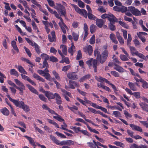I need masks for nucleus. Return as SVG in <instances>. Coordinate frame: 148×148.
<instances>
[{"mask_svg":"<svg viewBox=\"0 0 148 148\" xmlns=\"http://www.w3.org/2000/svg\"><path fill=\"white\" fill-rule=\"evenodd\" d=\"M96 26L94 24H92L90 27V31L91 34L94 33L96 30Z\"/></svg>","mask_w":148,"mask_h":148,"instance_id":"nucleus-38","label":"nucleus"},{"mask_svg":"<svg viewBox=\"0 0 148 148\" xmlns=\"http://www.w3.org/2000/svg\"><path fill=\"white\" fill-rule=\"evenodd\" d=\"M15 67L17 68L18 71L22 74H27V72L25 71V70L24 69L23 67L21 65H15Z\"/></svg>","mask_w":148,"mask_h":148,"instance_id":"nucleus-20","label":"nucleus"},{"mask_svg":"<svg viewBox=\"0 0 148 148\" xmlns=\"http://www.w3.org/2000/svg\"><path fill=\"white\" fill-rule=\"evenodd\" d=\"M87 16L90 20H95L97 19V17L92 14V12L88 13Z\"/></svg>","mask_w":148,"mask_h":148,"instance_id":"nucleus-34","label":"nucleus"},{"mask_svg":"<svg viewBox=\"0 0 148 148\" xmlns=\"http://www.w3.org/2000/svg\"><path fill=\"white\" fill-rule=\"evenodd\" d=\"M11 100V102H13L16 107L22 108L26 112H28L30 110L29 106L25 104L23 101H20L19 99L15 100L13 99H12Z\"/></svg>","mask_w":148,"mask_h":148,"instance_id":"nucleus-3","label":"nucleus"},{"mask_svg":"<svg viewBox=\"0 0 148 148\" xmlns=\"http://www.w3.org/2000/svg\"><path fill=\"white\" fill-rule=\"evenodd\" d=\"M110 38L112 41L115 44H117L118 42L116 39L115 35L113 33L111 34L110 35Z\"/></svg>","mask_w":148,"mask_h":148,"instance_id":"nucleus-28","label":"nucleus"},{"mask_svg":"<svg viewBox=\"0 0 148 148\" xmlns=\"http://www.w3.org/2000/svg\"><path fill=\"white\" fill-rule=\"evenodd\" d=\"M82 57V54L81 51L80 50H79L77 52V54L76 57V60H79L81 59Z\"/></svg>","mask_w":148,"mask_h":148,"instance_id":"nucleus-54","label":"nucleus"},{"mask_svg":"<svg viewBox=\"0 0 148 148\" xmlns=\"http://www.w3.org/2000/svg\"><path fill=\"white\" fill-rule=\"evenodd\" d=\"M21 75L23 79L24 80L27 81L32 85L34 86H36V83L33 81L29 77L22 74H21Z\"/></svg>","mask_w":148,"mask_h":148,"instance_id":"nucleus-11","label":"nucleus"},{"mask_svg":"<svg viewBox=\"0 0 148 148\" xmlns=\"http://www.w3.org/2000/svg\"><path fill=\"white\" fill-rule=\"evenodd\" d=\"M134 54L138 56L141 58L143 59L144 60L145 59V56L142 54L139 53L138 51H136L135 52Z\"/></svg>","mask_w":148,"mask_h":148,"instance_id":"nucleus-40","label":"nucleus"},{"mask_svg":"<svg viewBox=\"0 0 148 148\" xmlns=\"http://www.w3.org/2000/svg\"><path fill=\"white\" fill-rule=\"evenodd\" d=\"M48 38L49 41L51 42H55L56 41V37H51L49 34L48 36Z\"/></svg>","mask_w":148,"mask_h":148,"instance_id":"nucleus-46","label":"nucleus"},{"mask_svg":"<svg viewBox=\"0 0 148 148\" xmlns=\"http://www.w3.org/2000/svg\"><path fill=\"white\" fill-rule=\"evenodd\" d=\"M10 74L11 75L15 76L17 77L19 76V73L15 69H12L10 70Z\"/></svg>","mask_w":148,"mask_h":148,"instance_id":"nucleus-31","label":"nucleus"},{"mask_svg":"<svg viewBox=\"0 0 148 148\" xmlns=\"http://www.w3.org/2000/svg\"><path fill=\"white\" fill-rule=\"evenodd\" d=\"M116 36L120 43L122 45H123L124 43V40L123 37L121 36L119 32H116Z\"/></svg>","mask_w":148,"mask_h":148,"instance_id":"nucleus-21","label":"nucleus"},{"mask_svg":"<svg viewBox=\"0 0 148 148\" xmlns=\"http://www.w3.org/2000/svg\"><path fill=\"white\" fill-rule=\"evenodd\" d=\"M69 83L70 88L74 89L75 88V86L76 87H79V84L75 81L70 80Z\"/></svg>","mask_w":148,"mask_h":148,"instance_id":"nucleus-13","label":"nucleus"},{"mask_svg":"<svg viewBox=\"0 0 148 148\" xmlns=\"http://www.w3.org/2000/svg\"><path fill=\"white\" fill-rule=\"evenodd\" d=\"M11 45L13 49L16 51L17 52H18L19 49L17 46L16 42L14 40H12V41Z\"/></svg>","mask_w":148,"mask_h":148,"instance_id":"nucleus-33","label":"nucleus"},{"mask_svg":"<svg viewBox=\"0 0 148 148\" xmlns=\"http://www.w3.org/2000/svg\"><path fill=\"white\" fill-rule=\"evenodd\" d=\"M47 120L49 123L53 125L57 128H59V127L58 124L53 120L48 119H47Z\"/></svg>","mask_w":148,"mask_h":148,"instance_id":"nucleus-37","label":"nucleus"},{"mask_svg":"<svg viewBox=\"0 0 148 148\" xmlns=\"http://www.w3.org/2000/svg\"><path fill=\"white\" fill-rule=\"evenodd\" d=\"M40 56L42 59L44 60V61H47L49 58V56L46 54L42 53Z\"/></svg>","mask_w":148,"mask_h":148,"instance_id":"nucleus-41","label":"nucleus"},{"mask_svg":"<svg viewBox=\"0 0 148 148\" xmlns=\"http://www.w3.org/2000/svg\"><path fill=\"white\" fill-rule=\"evenodd\" d=\"M96 19V25L99 28L102 27L103 24L104 23L103 20L102 19H99L97 18Z\"/></svg>","mask_w":148,"mask_h":148,"instance_id":"nucleus-16","label":"nucleus"},{"mask_svg":"<svg viewBox=\"0 0 148 148\" xmlns=\"http://www.w3.org/2000/svg\"><path fill=\"white\" fill-rule=\"evenodd\" d=\"M67 77L69 79L73 80H76L78 78V75L75 72L68 73L67 75Z\"/></svg>","mask_w":148,"mask_h":148,"instance_id":"nucleus-10","label":"nucleus"},{"mask_svg":"<svg viewBox=\"0 0 148 148\" xmlns=\"http://www.w3.org/2000/svg\"><path fill=\"white\" fill-rule=\"evenodd\" d=\"M87 127L88 129L91 132L93 133H95L97 134H99V132L98 131H97L95 129H92L91 127H90L89 125L87 126Z\"/></svg>","mask_w":148,"mask_h":148,"instance_id":"nucleus-61","label":"nucleus"},{"mask_svg":"<svg viewBox=\"0 0 148 148\" xmlns=\"http://www.w3.org/2000/svg\"><path fill=\"white\" fill-rule=\"evenodd\" d=\"M56 8L58 12L60 14V15L65 16L66 14L65 8L60 3H56Z\"/></svg>","mask_w":148,"mask_h":148,"instance_id":"nucleus-5","label":"nucleus"},{"mask_svg":"<svg viewBox=\"0 0 148 148\" xmlns=\"http://www.w3.org/2000/svg\"><path fill=\"white\" fill-rule=\"evenodd\" d=\"M119 23L121 26L125 28L128 29L129 28V26L127 24L121 21H119Z\"/></svg>","mask_w":148,"mask_h":148,"instance_id":"nucleus-43","label":"nucleus"},{"mask_svg":"<svg viewBox=\"0 0 148 148\" xmlns=\"http://www.w3.org/2000/svg\"><path fill=\"white\" fill-rule=\"evenodd\" d=\"M128 85L130 89L132 90L135 91L137 90V88L135 85L134 83L129 82L128 83Z\"/></svg>","mask_w":148,"mask_h":148,"instance_id":"nucleus-25","label":"nucleus"},{"mask_svg":"<svg viewBox=\"0 0 148 148\" xmlns=\"http://www.w3.org/2000/svg\"><path fill=\"white\" fill-rule=\"evenodd\" d=\"M42 107L43 109L47 110L49 112L52 114H54L56 115H58V114L55 111L52 110L50 108L47 107L45 104H43L42 105Z\"/></svg>","mask_w":148,"mask_h":148,"instance_id":"nucleus-18","label":"nucleus"},{"mask_svg":"<svg viewBox=\"0 0 148 148\" xmlns=\"http://www.w3.org/2000/svg\"><path fill=\"white\" fill-rule=\"evenodd\" d=\"M24 137L29 140V143L31 145L34 146H36V145L35 144V143L34 141L33 138L29 136H27L26 135Z\"/></svg>","mask_w":148,"mask_h":148,"instance_id":"nucleus-26","label":"nucleus"},{"mask_svg":"<svg viewBox=\"0 0 148 148\" xmlns=\"http://www.w3.org/2000/svg\"><path fill=\"white\" fill-rule=\"evenodd\" d=\"M60 48L62 49V51L63 54L65 55L67 54V48L66 46L64 45H61Z\"/></svg>","mask_w":148,"mask_h":148,"instance_id":"nucleus-30","label":"nucleus"},{"mask_svg":"<svg viewBox=\"0 0 148 148\" xmlns=\"http://www.w3.org/2000/svg\"><path fill=\"white\" fill-rule=\"evenodd\" d=\"M0 111L3 115L8 116L10 114V112L6 107H4L0 110Z\"/></svg>","mask_w":148,"mask_h":148,"instance_id":"nucleus-23","label":"nucleus"},{"mask_svg":"<svg viewBox=\"0 0 148 148\" xmlns=\"http://www.w3.org/2000/svg\"><path fill=\"white\" fill-rule=\"evenodd\" d=\"M97 10L101 13H105L106 12V10L104 8L103 6H99Z\"/></svg>","mask_w":148,"mask_h":148,"instance_id":"nucleus-64","label":"nucleus"},{"mask_svg":"<svg viewBox=\"0 0 148 148\" xmlns=\"http://www.w3.org/2000/svg\"><path fill=\"white\" fill-rule=\"evenodd\" d=\"M42 76L45 77L47 80L50 81H52V79L49 73H45V74L42 75Z\"/></svg>","mask_w":148,"mask_h":148,"instance_id":"nucleus-42","label":"nucleus"},{"mask_svg":"<svg viewBox=\"0 0 148 148\" xmlns=\"http://www.w3.org/2000/svg\"><path fill=\"white\" fill-rule=\"evenodd\" d=\"M130 126L132 128L133 130L138 131L140 132L143 131L142 129L139 126L133 124H130Z\"/></svg>","mask_w":148,"mask_h":148,"instance_id":"nucleus-14","label":"nucleus"},{"mask_svg":"<svg viewBox=\"0 0 148 148\" xmlns=\"http://www.w3.org/2000/svg\"><path fill=\"white\" fill-rule=\"evenodd\" d=\"M91 75L90 74L86 75L82 77L79 79L81 82H83L86 79H89L91 77Z\"/></svg>","mask_w":148,"mask_h":148,"instance_id":"nucleus-32","label":"nucleus"},{"mask_svg":"<svg viewBox=\"0 0 148 148\" xmlns=\"http://www.w3.org/2000/svg\"><path fill=\"white\" fill-rule=\"evenodd\" d=\"M42 90L43 91H42V92L45 94V96L47 97L49 100L55 98V93L53 94L49 91H45L43 89Z\"/></svg>","mask_w":148,"mask_h":148,"instance_id":"nucleus-8","label":"nucleus"},{"mask_svg":"<svg viewBox=\"0 0 148 148\" xmlns=\"http://www.w3.org/2000/svg\"><path fill=\"white\" fill-rule=\"evenodd\" d=\"M56 115L57 116H53V118L60 122H62L64 121V120L58 114V115Z\"/></svg>","mask_w":148,"mask_h":148,"instance_id":"nucleus-50","label":"nucleus"},{"mask_svg":"<svg viewBox=\"0 0 148 148\" xmlns=\"http://www.w3.org/2000/svg\"><path fill=\"white\" fill-rule=\"evenodd\" d=\"M121 31L123 33V36L124 39L126 40L127 38V30L122 29Z\"/></svg>","mask_w":148,"mask_h":148,"instance_id":"nucleus-62","label":"nucleus"},{"mask_svg":"<svg viewBox=\"0 0 148 148\" xmlns=\"http://www.w3.org/2000/svg\"><path fill=\"white\" fill-rule=\"evenodd\" d=\"M114 144L117 146H120L122 148H123L125 147V145L124 144L120 142L115 141L114 143Z\"/></svg>","mask_w":148,"mask_h":148,"instance_id":"nucleus-47","label":"nucleus"},{"mask_svg":"<svg viewBox=\"0 0 148 148\" xmlns=\"http://www.w3.org/2000/svg\"><path fill=\"white\" fill-rule=\"evenodd\" d=\"M62 60L63 62H65L67 64H69L70 63L69 59L67 57H66L64 55L62 57Z\"/></svg>","mask_w":148,"mask_h":148,"instance_id":"nucleus-53","label":"nucleus"},{"mask_svg":"<svg viewBox=\"0 0 148 148\" xmlns=\"http://www.w3.org/2000/svg\"><path fill=\"white\" fill-rule=\"evenodd\" d=\"M34 46L36 51L38 54H39L41 52L39 48V47L38 45L35 42H34Z\"/></svg>","mask_w":148,"mask_h":148,"instance_id":"nucleus-45","label":"nucleus"},{"mask_svg":"<svg viewBox=\"0 0 148 148\" xmlns=\"http://www.w3.org/2000/svg\"><path fill=\"white\" fill-rule=\"evenodd\" d=\"M50 138L57 145L58 142H59V140H58L56 138L53 136L50 135Z\"/></svg>","mask_w":148,"mask_h":148,"instance_id":"nucleus-57","label":"nucleus"},{"mask_svg":"<svg viewBox=\"0 0 148 148\" xmlns=\"http://www.w3.org/2000/svg\"><path fill=\"white\" fill-rule=\"evenodd\" d=\"M132 40V38L131 35L128 34V38L127 41V45L128 46H130V42Z\"/></svg>","mask_w":148,"mask_h":148,"instance_id":"nucleus-48","label":"nucleus"},{"mask_svg":"<svg viewBox=\"0 0 148 148\" xmlns=\"http://www.w3.org/2000/svg\"><path fill=\"white\" fill-rule=\"evenodd\" d=\"M52 73L54 76H55L56 79L60 81V77L59 74L56 72V71H52Z\"/></svg>","mask_w":148,"mask_h":148,"instance_id":"nucleus-39","label":"nucleus"},{"mask_svg":"<svg viewBox=\"0 0 148 148\" xmlns=\"http://www.w3.org/2000/svg\"><path fill=\"white\" fill-rule=\"evenodd\" d=\"M58 24L61 29L62 31L64 34L66 33V29H68L67 27L66 26L64 23L61 24L60 23H59Z\"/></svg>","mask_w":148,"mask_h":148,"instance_id":"nucleus-24","label":"nucleus"},{"mask_svg":"<svg viewBox=\"0 0 148 148\" xmlns=\"http://www.w3.org/2000/svg\"><path fill=\"white\" fill-rule=\"evenodd\" d=\"M108 20L110 21V23H114L115 22H117L118 19L112 14L110 13Z\"/></svg>","mask_w":148,"mask_h":148,"instance_id":"nucleus-12","label":"nucleus"},{"mask_svg":"<svg viewBox=\"0 0 148 148\" xmlns=\"http://www.w3.org/2000/svg\"><path fill=\"white\" fill-rule=\"evenodd\" d=\"M55 98L56 103L58 105L61 104L62 103L61 98L59 94L57 93H55Z\"/></svg>","mask_w":148,"mask_h":148,"instance_id":"nucleus-19","label":"nucleus"},{"mask_svg":"<svg viewBox=\"0 0 148 148\" xmlns=\"http://www.w3.org/2000/svg\"><path fill=\"white\" fill-rule=\"evenodd\" d=\"M26 86L31 92L37 95H38V97L40 100L45 102H47V99L45 97L44 95L42 94L38 95L39 93L37 90L30 85L29 84H27Z\"/></svg>","mask_w":148,"mask_h":148,"instance_id":"nucleus-4","label":"nucleus"},{"mask_svg":"<svg viewBox=\"0 0 148 148\" xmlns=\"http://www.w3.org/2000/svg\"><path fill=\"white\" fill-rule=\"evenodd\" d=\"M128 11L131 12L134 15L138 16L141 15L140 12L137 9L133 6L128 7Z\"/></svg>","mask_w":148,"mask_h":148,"instance_id":"nucleus-6","label":"nucleus"},{"mask_svg":"<svg viewBox=\"0 0 148 148\" xmlns=\"http://www.w3.org/2000/svg\"><path fill=\"white\" fill-rule=\"evenodd\" d=\"M72 35L73 37V40L75 41H77L79 38V34L73 32L72 33Z\"/></svg>","mask_w":148,"mask_h":148,"instance_id":"nucleus-35","label":"nucleus"},{"mask_svg":"<svg viewBox=\"0 0 148 148\" xmlns=\"http://www.w3.org/2000/svg\"><path fill=\"white\" fill-rule=\"evenodd\" d=\"M49 65L47 61H44L43 62V65L42 67H39L41 69L45 68H48Z\"/></svg>","mask_w":148,"mask_h":148,"instance_id":"nucleus-60","label":"nucleus"},{"mask_svg":"<svg viewBox=\"0 0 148 148\" xmlns=\"http://www.w3.org/2000/svg\"><path fill=\"white\" fill-rule=\"evenodd\" d=\"M95 42V36L93 35L90 38L89 40V43L90 44H94Z\"/></svg>","mask_w":148,"mask_h":148,"instance_id":"nucleus-59","label":"nucleus"},{"mask_svg":"<svg viewBox=\"0 0 148 148\" xmlns=\"http://www.w3.org/2000/svg\"><path fill=\"white\" fill-rule=\"evenodd\" d=\"M80 14L83 16L85 18H87L88 13L86 11L85 9H82L81 11V13Z\"/></svg>","mask_w":148,"mask_h":148,"instance_id":"nucleus-52","label":"nucleus"},{"mask_svg":"<svg viewBox=\"0 0 148 148\" xmlns=\"http://www.w3.org/2000/svg\"><path fill=\"white\" fill-rule=\"evenodd\" d=\"M84 51L86 53H88L89 55H91L93 52L92 47L90 45H88L87 47L85 46L83 48Z\"/></svg>","mask_w":148,"mask_h":148,"instance_id":"nucleus-9","label":"nucleus"},{"mask_svg":"<svg viewBox=\"0 0 148 148\" xmlns=\"http://www.w3.org/2000/svg\"><path fill=\"white\" fill-rule=\"evenodd\" d=\"M112 114L116 117H119L121 116V113L118 111H114L113 112Z\"/></svg>","mask_w":148,"mask_h":148,"instance_id":"nucleus-58","label":"nucleus"},{"mask_svg":"<svg viewBox=\"0 0 148 148\" xmlns=\"http://www.w3.org/2000/svg\"><path fill=\"white\" fill-rule=\"evenodd\" d=\"M75 48L73 44V43H72L71 47L68 50L69 53H70L72 56L73 55L74 51V50L75 51Z\"/></svg>","mask_w":148,"mask_h":148,"instance_id":"nucleus-29","label":"nucleus"},{"mask_svg":"<svg viewBox=\"0 0 148 148\" xmlns=\"http://www.w3.org/2000/svg\"><path fill=\"white\" fill-rule=\"evenodd\" d=\"M103 79V81L105 82L106 83L108 84L111 85L112 88L114 90V92L116 94L117 92L118 91V90L115 86L114 84L110 83L108 79H106V78H104Z\"/></svg>","mask_w":148,"mask_h":148,"instance_id":"nucleus-17","label":"nucleus"},{"mask_svg":"<svg viewBox=\"0 0 148 148\" xmlns=\"http://www.w3.org/2000/svg\"><path fill=\"white\" fill-rule=\"evenodd\" d=\"M33 77L37 80H39L42 82H45V80L43 78L41 77L36 73H34L33 75Z\"/></svg>","mask_w":148,"mask_h":148,"instance_id":"nucleus-27","label":"nucleus"},{"mask_svg":"<svg viewBox=\"0 0 148 148\" xmlns=\"http://www.w3.org/2000/svg\"><path fill=\"white\" fill-rule=\"evenodd\" d=\"M94 53L95 56L96 57V59H93L91 58L87 61L86 63L89 67L92 66L94 69V72L96 73L97 72V61L101 64L104 63L107 60L109 53L108 50H105L101 54L98 49H96Z\"/></svg>","mask_w":148,"mask_h":148,"instance_id":"nucleus-1","label":"nucleus"},{"mask_svg":"<svg viewBox=\"0 0 148 148\" xmlns=\"http://www.w3.org/2000/svg\"><path fill=\"white\" fill-rule=\"evenodd\" d=\"M1 90L6 92L7 94L6 95V96L9 99V100L11 101V100L12 99L10 95L8 94V89L5 86L3 85L1 86Z\"/></svg>","mask_w":148,"mask_h":148,"instance_id":"nucleus-22","label":"nucleus"},{"mask_svg":"<svg viewBox=\"0 0 148 148\" xmlns=\"http://www.w3.org/2000/svg\"><path fill=\"white\" fill-rule=\"evenodd\" d=\"M71 5L74 7L75 11L79 14H80L81 13V11L82 9H80L77 6L75 5L71 4Z\"/></svg>","mask_w":148,"mask_h":148,"instance_id":"nucleus-36","label":"nucleus"},{"mask_svg":"<svg viewBox=\"0 0 148 148\" xmlns=\"http://www.w3.org/2000/svg\"><path fill=\"white\" fill-rule=\"evenodd\" d=\"M137 34L139 38L140 39L143 37H144L143 36L146 35L147 34L145 32H140L138 33H137Z\"/></svg>","mask_w":148,"mask_h":148,"instance_id":"nucleus-44","label":"nucleus"},{"mask_svg":"<svg viewBox=\"0 0 148 148\" xmlns=\"http://www.w3.org/2000/svg\"><path fill=\"white\" fill-rule=\"evenodd\" d=\"M123 53L125 55L121 54L120 56V58L121 60L124 61H125L129 60V58H130L129 54L126 51L124 48H121Z\"/></svg>","mask_w":148,"mask_h":148,"instance_id":"nucleus-7","label":"nucleus"},{"mask_svg":"<svg viewBox=\"0 0 148 148\" xmlns=\"http://www.w3.org/2000/svg\"><path fill=\"white\" fill-rule=\"evenodd\" d=\"M114 23H109L108 24V27L109 29L112 31H113L116 29V27L114 25Z\"/></svg>","mask_w":148,"mask_h":148,"instance_id":"nucleus-56","label":"nucleus"},{"mask_svg":"<svg viewBox=\"0 0 148 148\" xmlns=\"http://www.w3.org/2000/svg\"><path fill=\"white\" fill-rule=\"evenodd\" d=\"M71 128L76 133H78L79 132H80L81 130V128L79 127H72Z\"/></svg>","mask_w":148,"mask_h":148,"instance_id":"nucleus-51","label":"nucleus"},{"mask_svg":"<svg viewBox=\"0 0 148 148\" xmlns=\"http://www.w3.org/2000/svg\"><path fill=\"white\" fill-rule=\"evenodd\" d=\"M114 69L118 71L120 73H123L126 71L125 70H124L121 66L115 63L114 64Z\"/></svg>","mask_w":148,"mask_h":148,"instance_id":"nucleus-15","label":"nucleus"},{"mask_svg":"<svg viewBox=\"0 0 148 148\" xmlns=\"http://www.w3.org/2000/svg\"><path fill=\"white\" fill-rule=\"evenodd\" d=\"M14 81L16 84L10 80L8 81V83L10 85L18 90L20 91V95H22L24 93L23 90L25 89V86L22 82L17 79H14Z\"/></svg>","mask_w":148,"mask_h":148,"instance_id":"nucleus-2","label":"nucleus"},{"mask_svg":"<svg viewBox=\"0 0 148 148\" xmlns=\"http://www.w3.org/2000/svg\"><path fill=\"white\" fill-rule=\"evenodd\" d=\"M128 11V9H127V7H125L123 5H121L120 8V12L122 13H125L126 12Z\"/></svg>","mask_w":148,"mask_h":148,"instance_id":"nucleus-49","label":"nucleus"},{"mask_svg":"<svg viewBox=\"0 0 148 148\" xmlns=\"http://www.w3.org/2000/svg\"><path fill=\"white\" fill-rule=\"evenodd\" d=\"M61 91L63 93L64 96L67 95L70 97H72L70 92H67L64 89H62Z\"/></svg>","mask_w":148,"mask_h":148,"instance_id":"nucleus-55","label":"nucleus"},{"mask_svg":"<svg viewBox=\"0 0 148 148\" xmlns=\"http://www.w3.org/2000/svg\"><path fill=\"white\" fill-rule=\"evenodd\" d=\"M111 74L114 77H119V74L117 72L115 71H112L111 72Z\"/></svg>","mask_w":148,"mask_h":148,"instance_id":"nucleus-63","label":"nucleus"}]
</instances>
